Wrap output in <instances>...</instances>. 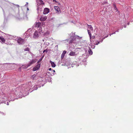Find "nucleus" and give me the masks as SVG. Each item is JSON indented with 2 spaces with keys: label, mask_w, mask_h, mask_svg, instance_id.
Returning a JSON list of instances; mask_svg holds the SVG:
<instances>
[{
  "label": "nucleus",
  "mask_w": 133,
  "mask_h": 133,
  "mask_svg": "<svg viewBox=\"0 0 133 133\" xmlns=\"http://www.w3.org/2000/svg\"><path fill=\"white\" fill-rule=\"evenodd\" d=\"M32 88L33 87L32 84L30 82H29L27 84L23 85L22 87V88L23 89L24 88V92H25V91L26 92L28 91H30V89H32Z\"/></svg>",
  "instance_id": "nucleus-1"
},
{
  "label": "nucleus",
  "mask_w": 133,
  "mask_h": 133,
  "mask_svg": "<svg viewBox=\"0 0 133 133\" xmlns=\"http://www.w3.org/2000/svg\"><path fill=\"white\" fill-rule=\"evenodd\" d=\"M20 88V89H22V91H19V92L18 91H17L18 89L16 88V92L15 93L16 96L19 97H21L22 96H24V95H23V94L22 93H25V94L26 93V91H25V92H24V91L23 92V90L24 91V88L23 89L22 88V87L21 88Z\"/></svg>",
  "instance_id": "nucleus-2"
},
{
  "label": "nucleus",
  "mask_w": 133,
  "mask_h": 133,
  "mask_svg": "<svg viewBox=\"0 0 133 133\" xmlns=\"http://www.w3.org/2000/svg\"><path fill=\"white\" fill-rule=\"evenodd\" d=\"M17 41L19 45H23L25 43V41L24 39L19 37L17 39Z\"/></svg>",
  "instance_id": "nucleus-3"
},
{
  "label": "nucleus",
  "mask_w": 133,
  "mask_h": 133,
  "mask_svg": "<svg viewBox=\"0 0 133 133\" xmlns=\"http://www.w3.org/2000/svg\"><path fill=\"white\" fill-rule=\"evenodd\" d=\"M41 26V23H37L36 24V26L37 28H39V33H40V34L41 32L43 33V32L42 31V28L40 27Z\"/></svg>",
  "instance_id": "nucleus-4"
},
{
  "label": "nucleus",
  "mask_w": 133,
  "mask_h": 133,
  "mask_svg": "<svg viewBox=\"0 0 133 133\" xmlns=\"http://www.w3.org/2000/svg\"><path fill=\"white\" fill-rule=\"evenodd\" d=\"M41 66V64L38 63V64L35 67H34L33 69V71H35L39 69L40 68Z\"/></svg>",
  "instance_id": "nucleus-5"
},
{
  "label": "nucleus",
  "mask_w": 133,
  "mask_h": 133,
  "mask_svg": "<svg viewBox=\"0 0 133 133\" xmlns=\"http://www.w3.org/2000/svg\"><path fill=\"white\" fill-rule=\"evenodd\" d=\"M37 62V59H32L31 61H30L28 64V66H30L31 64L35 63Z\"/></svg>",
  "instance_id": "nucleus-6"
},
{
  "label": "nucleus",
  "mask_w": 133,
  "mask_h": 133,
  "mask_svg": "<svg viewBox=\"0 0 133 133\" xmlns=\"http://www.w3.org/2000/svg\"><path fill=\"white\" fill-rule=\"evenodd\" d=\"M36 1L37 3V5L38 4L39 5L44 4L42 0H36Z\"/></svg>",
  "instance_id": "nucleus-7"
},
{
  "label": "nucleus",
  "mask_w": 133,
  "mask_h": 133,
  "mask_svg": "<svg viewBox=\"0 0 133 133\" xmlns=\"http://www.w3.org/2000/svg\"><path fill=\"white\" fill-rule=\"evenodd\" d=\"M49 12V9L47 8H45L43 11V14H47Z\"/></svg>",
  "instance_id": "nucleus-8"
},
{
  "label": "nucleus",
  "mask_w": 133,
  "mask_h": 133,
  "mask_svg": "<svg viewBox=\"0 0 133 133\" xmlns=\"http://www.w3.org/2000/svg\"><path fill=\"white\" fill-rule=\"evenodd\" d=\"M47 18L46 16H41L40 18V20L41 21H45Z\"/></svg>",
  "instance_id": "nucleus-9"
},
{
  "label": "nucleus",
  "mask_w": 133,
  "mask_h": 133,
  "mask_svg": "<svg viewBox=\"0 0 133 133\" xmlns=\"http://www.w3.org/2000/svg\"><path fill=\"white\" fill-rule=\"evenodd\" d=\"M38 37V31H35V33L34 35V38H36Z\"/></svg>",
  "instance_id": "nucleus-10"
},
{
  "label": "nucleus",
  "mask_w": 133,
  "mask_h": 133,
  "mask_svg": "<svg viewBox=\"0 0 133 133\" xmlns=\"http://www.w3.org/2000/svg\"><path fill=\"white\" fill-rule=\"evenodd\" d=\"M37 13L38 14L39 10H40V11H42V10L41 7V6L39 5L38 4L37 5Z\"/></svg>",
  "instance_id": "nucleus-11"
},
{
  "label": "nucleus",
  "mask_w": 133,
  "mask_h": 133,
  "mask_svg": "<svg viewBox=\"0 0 133 133\" xmlns=\"http://www.w3.org/2000/svg\"><path fill=\"white\" fill-rule=\"evenodd\" d=\"M38 85H34L33 88H32V90L31 91H30V92H31L32 91L34 90H36L39 87V86Z\"/></svg>",
  "instance_id": "nucleus-12"
},
{
  "label": "nucleus",
  "mask_w": 133,
  "mask_h": 133,
  "mask_svg": "<svg viewBox=\"0 0 133 133\" xmlns=\"http://www.w3.org/2000/svg\"><path fill=\"white\" fill-rule=\"evenodd\" d=\"M50 62L52 67L54 68L55 67L56 65L54 62L51 61H50Z\"/></svg>",
  "instance_id": "nucleus-13"
},
{
  "label": "nucleus",
  "mask_w": 133,
  "mask_h": 133,
  "mask_svg": "<svg viewBox=\"0 0 133 133\" xmlns=\"http://www.w3.org/2000/svg\"><path fill=\"white\" fill-rule=\"evenodd\" d=\"M36 74H35L31 76V78L32 79H36Z\"/></svg>",
  "instance_id": "nucleus-14"
},
{
  "label": "nucleus",
  "mask_w": 133,
  "mask_h": 133,
  "mask_svg": "<svg viewBox=\"0 0 133 133\" xmlns=\"http://www.w3.org/2000/svg\"><path fill=\"white\" fill-rule=\"evenodd\" d=\"M66 53V51H64L63 52L61 56V58L62 59L64 57Z\"/></svg>",
  "instance_id": "nucleus-15"
},
{
  "label": "nucleus",
  "mask_w": 133,
  "mask_h": 133,
  "mask_svg": "<svg viewBox=\"0 0 133 133\" xmlns=\"http://www.w3.org/2000/svg\"><path fill=\"white\" fill-rule=\"evenodd\" d=\"M8 39H13L15 40V39H14L13 38L14 37V36H12L11 35H8Z\"/></svg>",
  "instance_id": "nucleus-16"
},
{
  "label": "nucleus",
  "mask_w": 133,
  "mask_h": 133,
  "mask_svg": "<svg viewBox=\"0 0 133 133\" xmlns=\"http://www.w3.org/2000/svg\"><path fill=\"white\" fill-rule=\"evenodd\" d=\"M75 52L71 51L69 54V55L71 56H74L75 55Z\"/></svg>",
  "instance_id": "nucleus-17"
},
{
  "label": "nucleus",
  "mask_w": 133,
  "mask_h": 133,
  "mask_svg": "<svg viewBox=\"0 0 133 133\" xmlns=\"http://www.w3.org/2000/svg\"><path fill=\"white\" fill-rule=\"evenodd\" d=\"M113 6L114 7V9L116 11H118V9L117 8L115 4V3H114L113 4Z\"/></svg>",
  "instance_id": "nucleus-18"
},
{
  "label": "nucleus",
  "mask_w": 133,
  "mask_h": 133,
  "mask_svg": "<svg viewBox=\"0 0 133 133\" xmlns=\"http://www.w3.org/2000/svg\"><path fill=\"white\" fill-rule=\"evenodd\" d=\"M0 41L2 42H3L4 43L5 42V39L4 38L1 37L0 39Z\"/></svg>",
  "instance_id": "nucleus-19"
},
{
  "label": "nucleus",
  "mask_w": 133,
  "mask_h": 133,
  "mask_svg": "<svg viewBox=\"0 0 133 133\" xmlns=\"http://www.w3.org/2000/svg\"><path fill=\"white\" fill-rule=\"evenodd\" d=\"M29 30H28L26 32H25V33L24 34V35H25V36L26 35L27 36H29L30 35V33H28V32L29 31Z\"/></svg>",
  "instance_id": "nucleus-20"
},
{
  "label": "nucleus",
  "mask_w": 133,
  "mask_h": 133,
  "mask_svg": "<svg viewBox=\"0 0 133 133\" xmlns=\"http://www.w3.org/2000/svg\"><path fill=\"white\" fill-rule=\"evenodd\" d=\"M54 8L55 10L57 11V12H58V6H54Z\"/></svg>",
  "instance_id": "nucleus-21"
},
{
  "label": "nucleus",
  "mask_w": 133,
  "mask_h": 133,
  "mask_svg": "<svg viewBox=\"0 0 133 133\" xmlns=\"http://www.w3.org/2000/svg\"><path fill=\"white\" fill-rule=\"evenodd\" d=\"M29 66H28V64H27L26 65L23 67V68L24 69H27L28 67Z\"/></svg>",
  "instance_id": "nucleus-22"
},
{
  "label": "nucleus",
  "mask_w": 133,
  "mask_h": 133,
  "mask_svg": "<svg viewBox=\"0 0 133 133\" xmlns=\"http://www.w3.org/2000/svg\"><path fill=\"white\" fill-rule=\"evenodd\" d=\"M88 52L89 54L90 55H92V52L90 48V49L88 51Z\"/></svg>",
  "instance_id": "nucleus-23"
},
{
  "label": "nucleus",
  "mask_w": 133,
  "mask_h": 133,
  "mask_svg": "<svg viewBox=\"0 0 133 133\" xmlns=\"http://www.w3.org/2000/svg\"><path fill=\"white\" fill-rule=\"evenodd\" d=\"M24 51H29V50H30V49H29L28 48H26L25 49H24Z\"/></svg>",
  "instance_id": "nucleus-24"
},
{
  "label": "nucleus",
  "mask_w": 133,
  "mask_h": 133,
  "mask_svg": "<svg viewBox=\"0 0 133 133\" xmlns=\"http://www.w3.org/2000/svg\"><path fill=\"white\" fill-rule=\"evenodd\" d=\"M89 28H90V29L91 30H93V28L91 25H88Z\"/></svg>",
  "instance_id": "nucleus-25"
},
{
  "label": "nucleus",
  "mask_w": 133,
  "mask_h": 133,
  "mask_svg": "<svg viewBox=\"0 0 133 133\" xmlns=\"http://www.w3.org/2000/svg\"><path fill=\"white\" fill-rule=\"evenodd\" d=\"M58 48V45H56L55 47L54 48V49L55 50H57V49Z\"/></svg>",
  "instance_id": "nucleus-26"
},
{
  "label": "nucleus",
  "mask_w": 133,
  "mask_h": 133,
  "mask_svg": "<svg viewBox=\"0 0 133 133\" xmlns=\"http://www.w3.org/2000/svg\"><path fill=\"white\" fill-rule=\"evenodd\" d=\"M88 32L89 34L91 33L90 31L89 30H88Z\"/></svg>",
  "instance_id": "nucleus-27"
},
{
  "label": "nucleus",
  "mask_w": 133,
  "mask_h": 133,
  "mask_svg": "<svg viewBox=\"0 0 133 133\" xmlns=\"http://www.w3.org/2000/svg\"><path fill=\"white\" fill-rule=\"evenodd\" d=\"M0 113L1 114H2L3 115H5V113H4L2 112H1V111L0 112Z\"/></svg>",
  "instance_id": "nucleus-28"
},
{
  "label": "nucleus",
  "mask_w": 133,
  "mask_h": 133,
  "mask_svg": "<svg viewBox=\"0 0 133 133\" xmlns=\"http://www.w3.org/2000/svg\"><path fill=\"white\" fill-rule=\"evenodd\" d=\"M45 52H47V50L46 49L44 50L43 51V53H44Z\"/></svg>",
  "instance_id": "nucleus-29"
},
{
  "label": "nucleus",
  "mask_w": 133,
  "mask_h": 133,
  "mask_svg": "<svg viewBox=\"0 0 133 133\" xmlns=\"http://www.w3.org/2000/svg\"><path fill=\"white\" fill-rule=\"evenodd\" d=\"M18 70L21 71V67H19V68H18Z\"/></svg>",
  "instance_id": "nucleus-30"
},
{
  "label": "nucleus",
  "mask_w": 133,
  "mask_h": 133,
  "mask_svg": "<svg viewBox=\"0 0 133 133\" xmlns=\"http://www.w3.org/2000/svg\"><path fill=\"white\" fill-rule=\"evenodd\" d=\"M14 39H16L17 38L16 36H14V37H13Z\"/></svg>",
  "instance_id": "nucleus-31"
},
{
  "label": "nucleus",
  "mask_w": 133,
  "mask_h": 133,
  "mask_svg": "<svg viewBox=\"0 0 133 133\" xmlns=\"http://www.w3.org/2000/svg\"><path fill=\"white\" fill-rule=\"evenodd\" d=\"M99 43V42L98 41V42L97 43H96V44H95L96 45H98Z\"/></svg>",
  "instance_id": "nucleus-32"
},
{
  "label": "nucleus",
  "mask_w": 133,
  "mask_h": 133,
  "mask_svg": "<svg viewBox=\"0 0 133 133\" xmlns=\"http://www.w3.org/2000/svg\"><path fill=\"white\" fill-rule=\"evenodd\" d=\"M42 59V58H41V59H40V60H39V61H38V62H37V64H38V63H39V62L40 61H41Z\"/></svg>",
  "instance_id": "nucleus-33"
},
{
  "label": "nucleus",
  "mask_w": 133,
  "mask_h": 133,
  "mask_svg": "<svg viewBox=\"0 0 133 133\" xmlns=\"http://www.w3.org/2000/svg\"><path fill=\"white\" fill-rule=\"evenodd\" d=\"M106 3H107V2H103L102 3V4H105Z\"/></svg>",
  "instance_id": "nucleus-34"
},
{
  "label": "nucleus",
  "mask_w": 133,
  "mask_h": 133,
  "mask_svg": "<svg viewBox=\"0 0 133 133\" xmlns=\"http://www.w3.org/2000/svg\"><path fill=\"white\" fill-rule=\"evenodd\" d=\"M92 38L93 39H94L95 38V36H92Z\"/></svg>",
  "instance_id": "nucleus-35"
},
{
  "label": "nucleus",
  "mask_w": 133,
  "mask_h": 133,
  "mask_svg": "<svg viewBox=\"0 0 133 133\" xmlns=\"http://www.w3.org/2000/svg\"><path fill=\"white\" fill-rule=\"evenodd\" d=\"M28 2H26V4L25 5V6H27L28 5Z\"/></svg>",
  "instance_id": "nucleus-36"
},
{
  "label": "nucleus",
  "mask_w": 133,
  "mask_h": 133,
  "mask_svg": "<svg viewBox=\"0 0 133 133\" xmlns=\"http://www.w3.org/2000/svg\"><path fill=\"white\" fill-rule=\"evenodd\" d=\"M76 37H78V38H82V37H80L79 36H76Z\"/></svg>",
  "instance_id": "nucleus-37"
},
{
  "label": "nucleus",
  "mask_w": 133,
  "mask_h": 133,
  "mask_svg": "<svg viewBox=\"0 0 133 133\" xmlns=\"http://www.w3.org/2000/svg\"><path fill=\"white\" fill-rule=\"evenodd\" d=\"M90 36V39L91 40L92 37L91 36Z\"/></svg>",
  "instance_id": "nucleus-38"
},
{
  "label": "nucleus",
  "mask_w": 133,
  "mask_h": 133,
  "mask_svg": "<svg viewBox=\"0 0 133 133\" xmlns=\"http://www.w3.org/2000/svg\"><path fill=\"white\" fill-rule=\"evenodd\" d=\"M49 71H51L52 70V69L51 68H49Z\"/></svg>",
  "instance_id": "nucleus-39"
},
{
  "label": "nucleus",
  "mask_w": 133,
  "mask_h": 133,
  "mask_svg": "<svg viewBox=\"0 0 133 133\" xmlns=\"http://www.w3.org/2000/svg\"><path fill=\"white\" fill-rule=\"evenodd\" d=\"M62 8H61V7H60L61 9H63V10H64V9H63V6H62Z\"/></svg>",
  "instance_id": "nucleus-40"
},
{
  "label": "nucleus",
  "mask_w": 133,
  "mask_h": 133,
  "mask_svg": "<svg viewBox=\"0 0 133 133\" xmlns=\"http://www.w3.org/2000/svg\"><path fill=\"white\" fill-rule=\"evenodd\" d=\"M89 36H91V33L90 34H89Z\"/></svg>",
  "instance_id": "nucleus-41"
},
{
  "label": "nucleus",
  "mask_w": 133,
  "mask_h": 133,
  "mask_svg": "<svg viewBox=\"0 0 133 133\" xmlns=\"http://www.w3.org/2000/svg\"><path fill=\"white\" fill-rule=\"evenodd\" d=\"M16 6L18 7L19 6V5H16Z\"/></svg>",
  "instance_id": "nucleus-42"
},
{
  "label": "nucleus",
  "mask_w": 133,
  "mask_h": 133,
  "mask_svg": "<svg viewBox=\"0 0 133 133\" xmlns=\"http://www.w3.org/2000/svg\"><path fill=\"white\" fill-rule=\"evenodd\" d=\"M7 105H9V103L8 102H7V104H6Z\"/></svg>",
  "instance_id": "nucleus-43"
},
{
  "label": "nucleus",
  "mask_w": 133,
  "mask_h": 133,
  "mask_svg": "<svg viewBox=\"0 0 133 133\" xmlns=\"http://www.w3.org/2000/svg\"><path fill=\"white\" fill-rule=\"evenodd\" d=\"M52 71H53L54 72H55V70H52Z\"/></svg>",
  "instance_id": "nucleus-44"
},
{
  "label": "nucleus",
  "mask_w": 133,
  "mask_h": 133,
  "mask_svg": "<svg viewBox=\"0 0 133 133\" xmlns=\"http://www.w3.org/2000/svg\"><path fill=\"white\" fill-rule=\"evenodd\" d=\"M53 1H55V2H56V1L55 0H53Z\"/></svg>",
  "instance_id": "nucleus-45"
},
{
  "label": "nucleus",
  "mask_w": 133,
  "mask_h": 133,
  "mask_svg": "<svg viewBox=\"0 0 133 133\" xmlns=\"http://www.w3.org/2000/svg\"><path fill=\"white\" fill-rule=\"evenodd\" d=\"M4 103V102H1V103H0V104L1 103Z\"/></svg>",
  "instance_id": "nucleus-46"
},
{
  "label": "nucleus",
  "mask_w": 133,
  "mask_h": 133,
  "mask_svg": "<svg viewBox=\"0 0 133 133\" xmlns=\"http://www.w3.org/2000/svg\"><path fill=\"white\" fill-rule=\"evenodd\" d=\"M27 9H28V10H29V9H28V8H27Z\"/></svg>",
  "instance_id": "nucleus-47"
},
{
  "label": "nucleus",
  "mask_w": 133,
  "mask_h": 133,
  "mask_svg": "<svg viewBox=\"0 0 133 133\" xmlns=\"http://www.w3.org/2000/svg\"><path fill=\"white\" fill-rule=\"evenodd\" d=\"M60 3H59L58 5H60Z\"/></svg>",
  "instance_id": "nucleus-48"
},
{
  "label": "nucleus",
  "mask_w": 133,
  "mask_h": 133,
  "mask_svg": "<svg viewBox=\"0 0 133 133\" xmlns=\"http://www.w3.org/2000/svg\"><path fill=\"white\" fill-rule=\"evenodd\" d=\"M59 10L60 11V9Z\"/></svg>",
  "instance_id": "nucleus-49"
},
{
  "label": "nucleus",
  "mask_w": 133,
  "mask_h": 133,
  "mask_svg": "<svg viewBox=\"0 0 133 133\" xmlns=\"http://www.w3.org/2000/svg\"><path fill=\"white\" fill-rule=\"evenodd\" d=\"M114 34H115V32Z\"/></svg>",
  "instance_id": "nucleus-50"
},
{
  "label": "nucleus",
  "mask_w": 133,
  "mask_h": 133,
  "mask_svg": "<svg viewBox=\"0 0 133 133\" xmlns=\"http://www.w3.org/2000/svg\"><path fill=\"white\" fill-rule=\"evenodd\" d=\"M60 0L62 1L63 0Z\"/></svg>",
  "instance_id": "nucleus-51"
},
{
  "label": "nucleus",
  "mask_w": 133,
  "mask_h": 133,
  "mask_svg": "<svg viewBox=\"0 0 133 133\" xmlns=\"http://www.w3.org/2000/svg\"><path fill=\"white\" fill-rule=\"evenodd\" d=\"M114 34L113 33H112V34H111V35H112V34Z\"/></svg>",
  "instance_id": "nucleus-52"
},
{
  "label": "nucleus",
  "mask_w": 133,
  "mask_h": 133,
  "mask_svg": "<svg viewBox=\"0 0 133 133\" xmlns=\"http://www.w3.org/2000/svg\"><path fill=\"white\" fill-rule=\"evenodd\" d=\"M48 73H49V72H48Z\"/></svg>",
  "instance_id": "nucleus-53"
}]
</instances>
